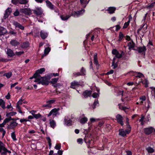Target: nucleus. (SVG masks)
Wrapping results in <instances>:
<instances>
[{"label":"nucleus","mask_w":155,"mask_h":155,"mask_svg":"<svg viewBox=\"0 0 155 155\" xmlns=\"http://www.w3.org/2000/svg\"><path fill=\"white\" fill-rule=\"evenodd\" d=\"M47 104H44L42 105V107H46L48 108H51L52 107L51 105H50L48 103H47Z\"/></svg>","instance_id":"obj_51"},{"label":"nucleus","mask_w":155,"mask_h":155,"mask_svg":"<svg viewBox=\"0 0 155 155\" xmlns=\"http://www.w3.org/2000/svg\"><path fill=\"white\" fill-rule=\"evenodd\" d=\"M10 44L14 46H16L19 45V43L15 40H12L10 42Z\"/></svg>","instance_id":"obj_24"},{"label":"nucleus","mask_w":155,"mask_h":155,"mask_svg":"<svg viewBox=\"0 0 155 155\" xmlns=\"http://www.w3.org/2000/svg\"><path fill=\"white\" fill-rule=\"evenodd\" d=\"M23 100L22 99H21L19 100L18 102H17V104L19 105H21L22 104Z\"/></svg>","instance_id":"obj_64"},{"label":"nucleus","mask_w":155,"mask_h":155,"mask_svg":"<svg viewBox=\"0 0 155 155\" xmlns=\"http://www.w3.org/2000/svg\"><path fill=\"white\" fill-rule=\"evenodd\" d=\"M7 32V31L5 28L0 26V36L3 35Z\"/></svg>","instance_id":"obj_20"},{"label":"nucleus","mask_w":155,"mask_h":155,"mask_svg":"<svg viewBox=\"0 0 155 155\" xmlns=\"http://www.w3.org/2000/svg\"><path fill=\"white\" fill-rule=\"evenodd\" d=\"M80 73H81V76L85 75L86 73V71L85 69L83 67H82L80 70Z\"/></svg>","instance_id":"obj_38"},{"label":"nucleus","mask_w":155,"mask_h":155,"mask_svg":"<svg viewBox=\"0 0 155 155\" xmlns=\"http://www.w3.org/2000/svg\"><path fill=\"white\" fill-rule=\"evenodd\" d=\"M146 150L149 153H152L154 151V150L150 147H148L146 148Z\"/></svg>","instance_id":"obj_34"},{"label":"nucleus","mask_w":155,"mask_h":155,"mask_svg":"<svg viewBox=\"0 0 155 155\" xmlns=\"http://www.w3.org/2000/svg\"><path fill=\"white\" fill-rule=\"evenodd\" d=\"M99 94L98 93H94L92 95V96L94 98H97L99 97Z\"/></svg>","instance_id":"obj_50"},{"label":"nucleus","mask_w":155,"mask_h":155,"mask_svg":"<svg viewBox=\"0 0 155 155\" xmlns=\"http://www.w3.org/2000/svg\"><path fill=\"white\" fill-rule=\"evenodd\" d=\"M128 124V125L127 124V127L128 128V129L127 130H126V132H127V134H128L130 132V130H131V127L130 126L129 124Z\"/></svg>","instance_id":"obj_49"},{"label":"nucleus","mask_w":155,"mask_h":155,"mask_svg":"<svg viewBox=\"0 0 155 155\" xmlns=\"http://www.w3.org/2000/svg\"><path fill=\"white\" fill-rule=\"evenodd\" d=\"M92 91L91 90H86L83 93V95L85 98L90 96L91 94Z\"/></svg>","instance_id":"obj_15"},{"label":"nucleus","mask_w":155,"mask_h":155,"mask_svg":"<svg viewBox=\"0 0 155 155\" xmlns=\"http://www.w3.org/2000/svg\"><path fill=\"white\" fill-rule=\"evenodd\" d=\"M72 121L71 120H69L67 121L66 123H65V124L66 125L68 126H69L71 124Z\"/></svg>","instance_id":"obj_55"},{"label":"nucleus","mask_w":155,"mask_h":155,"mask_svg":"<svg viewBox=\"0 0 155 155\" xmlns=\"http://www.w3.org/2000/svg\"><path fill=\"white\" fill-rule=\"evenodd\" d=\"M19 12L18 10H16L14 13V15L15 16H18L19 15Z\"/></svg>","instance_id":"obj_61"},{"label":"nucleus","mask_w":155,"mask_h":155,"mask_svg":"<svg viewBox=\"0 0 155 155\" xmlns=\"http://www.w3.org/2000/svg\"><path fill=\"white\" fill-rule=\"evenodd\" d=\"M137 50L140 54L145 55L146 49L145 46H143L137 48Z\"/></svg>","instance_id":"obj_10"},{"label":"nucleus","mask_w":155,"mask_h":155,"mask_svg":"<svg viewBox=\"0 0 155 155\" xmlns=\"http://www.w3.org/2000/svg\"><path fill=\"white\" fill-rule=\"evenodd\" d=\"M73 75L74 76L77 77L78 76H81V74L80 72H74L73 73Z\"/></svg>","instance_id":"obj_54"},{"label":"nucleus","mask_w":155,"mask_h":155,"mask_svg":"<svg viewBox=\"0 0 155 155\" xmlns=\"http://www.w3.org/2000/svg\"><path fill=\"white\" fill-rule=\"evenodd\" d=\"M83 140L81 138L78 139L77 140V142L78 143L80 144H81L82 143Z\"/></svg>","instance_id":"obj_62"},{"label":"nucleus","mask_w":155,"mask_h":155,"mask_svg":"<svg viewBox=\"0 0 155 155\" xmlns=\"http://www.w3.org/2000/svg\"><path fill=\"white\" fill-rule=\"evenodd\" d=\"M5 149L4 144L0 141V153H2V152Z\"/></svg>","instance_id":"obj_26"},{"label":"nucleus","mask_w":155,"mask_h":155,"mask_svg":"<svg viewBox=\"0 0 155 155\" xmlns=\"http://www.w3.org/2000/svg\"><path fill=\"white\" fill-rule=\"evenodd\" d=\"M135 75L136 77L139 78H140L144 76L143 74L140 72H136V74H135Z\"/></svg>","instance_id":"obj_39"},{"label":"nucleus","mask_w":155,"mask_h":155,"mask_svg":"<svg viewBox=\"0 0 155 155\" xmlns=\"http://www.w3.org/2000/svg\"><path fill=\"white\" fill-rule=\"evenodd\" d=\"M12 10L10 8H8L5 11L4 15V18L6 19L8 18V16L10 14Z\"/></svg>","instance_id":"obj_14"},{"label":"nucleus","mask_w":155,"mask_h":155,"mask_svg":"<svg viewBox=\"0 0 155 155\" xmlns=\"http://www.w3.org/2000/svg\"><path fill=\"white\" fill-rule=\"evenodd\" d=\"M135 44L132 40L128 42L127 43V46L129 47V50H130L131 48H133Z\"/></svg>","instance_id":"obj_21"},{"label":"nucleus","mask_w":155,"mask_h":155,"mask_svg":"<svg viewBox=\"0 0 155 155\" xmlns=\"http://www.w3.org/2000/svg\"><path fill=\"white\" fill-rule=\"evenodd\" d=\"M79 85V83L78 82L76 81H74L71 83L70 87L73 89H75L76 87L78 86Z\"/></svg>","instance_id":"obj_19"},{"label":"nucleus","mask_w":155,"mask_h":155,"mask_svg":"<svg viewBox=\"0 0 155 155\" xmlns=\"http://www.w3.org/2000/svg\"><path fill=\"white\" fill-rule=\"evenodd\" d=\"M28 0H18L19 3L25 5V7H28L29 6L28 4H27L28 2Z\"/></svg>","instance_id":"obj_22"},{"label":"nucleus","mask_w":155,"mask_h":155,"mask_svg":"<svg viewBox=\"0 0 155 155\" xmlns=\"http://www.w3.org/2000/svg\"><path fill=\"white\" fill-rule=\"evenodd\" d=\"M16 28H18L21 30L24 29V27L17 21H14L13 24Z\"/></svg>","instance_id":"obj_16"},{"label":"nucleus","mask_w":155,"mask_h":155,"mask_svg":"<svg viewBox=\"0 0 155 155\" xmlns=\"http://www.w3.org/2000/svg\"><path fill=\"white\" fill-rule=\"evenodd\" d=\"M29 46V43L28 42H24L21 45V47L23 48H26Z\"/></svg>","instance_id":"obj_32"},{"label":"nucleus","mask_w":155,"mask_h":155,"mask_svg":"<svg viewBox=\"0 0 155 155\" xmlns=\"http://www.w3.org/2000/svg\"><path fill=\"white\" fill-rule=\"evenodd\" d=\"M16 114V112H12L7 113L6 114V116L8 117H11L12 116H13Z\"/></svg>","instance_id":"obj_40"},{"label":"nucleus","mask_w":155,"mask_h":155,"mask_svg":"<svg viewBox=\"0 0 155 155\" xmlns=\"http://www.w3.org/2000/svg\"><path fill=\"white\" fill-rule=\"evenodd\" d=\"M50 124L51 127L54 128L56 126V123L55 121L51 119L49 120Z\"/></svg>","instance_id":"obj_31"},{"label":"nucleus","mask_w":155,"mask_h":155,"mask_svg":"<svg viewBox=\"0 0 155 155\" xmlns=\"http://www.w3.org/2000/svg\"><path fill=\"white\" fill-rule=\"evenodd\" d=\"M32 114L34 118L36 119H38L41 117V115L40 114H34L32 113Z\"/></svg>","instance_id":"obj_35"},{"label":"nucleus","mask_w":155,"mask_h":155,"mask_svg":"<svg viewBox=\"0 0 155 155\" xmlns=\"http://www.w3.org/2000/svg\"><path fill=\"white\" fill-rule=\"evenodd\" d=\"M154 131V129L152 127L145 128L144 130L145 133L147 135H149Z\"/></svg>","instance_id":"obj_8"},{"label":"nucleus","mask_w":155,"mask_h":155,"mask_svg":"<svg viewBox=\"0 0 155 155\" xmlns=\"http://www.w3.org/2000/svg\"><path fill=\"white\" fill-rule=\"evenodd\" d=\"M112 53L113 54L115 55V56L114 57L115 58H120L124 54V53L123 51H121L120 53L115 49L113 50Z\"/></svg>","instance_id":"obj_5"},{"label":"nucleus","mask_w":155,"mask_h":155,"mask_svg":"<svg viewBox=\"0 0 155 155\" xmlns=\"http://www.w3.org/2000/svg\"><path fill=\"white\" fill-rule=\"evenodd\" d=\"M38 79H35L34 82L37 83L38 84H41L44 85H48L49 83V80L46 77H41V76H38Z\"/></svg>","instance_id":"obj_2"},{"label":"nucleus","mask_w":155,"mask_h":155,"mask_svg":"<svg viewBox=\"0 0 155 155\" xmlns=\"http://www.w3.org/2000/svg\"><path fill=\"white\" fill-rule=\"evenodd\" d=\"M45 2L47 6L51 10H54V11L56 12H58V10L55 9L54 6L52 3L48 0H46L45 1Z\"/></svg>","instance_id":"obj_7"},{"label":"nucleus","mask_w":155,"mask_h":155,"mask_svg":"<svg viewBox=\"0 0 155 155\" xmlns=\"http://www.w3.org/2000/svg\"><path fill=\"white\" fill-rule=\"evenodd\" d=\"M50 49L49 48H47L44 50V54H43L41 57V58H43L50 51Z\"/></svg>","instance_id":"obj_30"},{"label":"nucleus","mask_w":155,"mask_h":155,"mask_svg":"<svg viewBox=\"0 0 155 155\" xmlns=\"http://www.w3.org/2000/svg\"><path fill=\"white\" fill-rule=\"evenodd\" d=\"M20 10L21 12L26 15H30L31 13V11L29 8H22Z\"/></svg>","instance_id":"obj_11"},{"label":"nucleus","mask_w":155,"mask_h":155,"mask_svg":"<svg viewBox=\"0 0 155 155\" xmlns=\"http://www.w3.org/2000/svg\"><path fill=\"white\" fill-rule=\"evenodd\" d=\"M141 82L144 85L145 87H147L148 86V82L147 80H142L141 81Z\"/></svg>","instance_id":"obj_37"},{"label":"nucleus","mask_w":155,"mask_h":155,"mask_svg":"<svg viewBox=\"0 0 155 155\" xmlns=\"http://www.w3.org/2000/svg\"><path fill=\"white\" fill-rule=\"evenodd\" d=\"M18 125V123L14 121H11L10 124L8 125V128L9 129H14Z\"/></svg>","instance_id":"obj_13"},{"label":"nucleus","mask_w":155,"mask_h":155,"mask_svg":"<svg viewBox=\"0 0 155 155\" xmlns=\"http://www.w3.org/2000/svg\"><path fill=\"white\" fill-rule=\"evenodd\" d=\"M11 137L15 141L17 140V139L16 137V135L15 132H13L11 133Z\"/></svg>","instance_id":"obj_46"},{"label":"nucleus","mask_w":155,"mask_h":155,"mask_svg":"<svg viewBox=\"0 0 155 155\" xmlns=\"http://www.w3.org/2000/svg\"><path fill=\"white\" fill-rule=\"evenodd\" d=\"M60 110V108L57 109L54 108L52 109L49 112L48 114H47V116L49 117L52 115L53 117L56 116L59 114L58 111Z\"/></svg>","instance_id":"obj_4"},{"label":"nucleus","mask_w":155,"mask_h":155,"mask_svg":"<svg viewBox=\"0 0 155 155\" xmlns=\"http://www.w3.org/2000/svg\"><path fill=\"white\" fill-rule=\"evenodd\" d=\"M116 10V8L113 7H110L107 10L109 14H112L114 12V11Z\"/></svg>","instance_id":"obj_29"},{"label":"nucleus","mask_w":155,"mask_h":155,"mask_svg":"<svg viewBox=\"0 0 155 155\" xmlns=\"http://www.w3.org/2000/svg\"><path fill=\"white\" fill-rule=\"evenodd\" d=\"M34 13L37 15H40L42 14L43 11L41 7L37 8L35 10H33Z\"/></svg>","instance_id":"obj_12"},{"label":"nucleus","mask_w":155,"mask_h":155,"mask_svg":"<svg viewBox=\"0 0 155 155\" xmlns=\"http://www.w3.org/2000/svg\"><path fill=\"white\" fill-rule=\"evenodd\" d=\"M99 105V104L97 100H95L94 101L93 105H92L90 107L91 108L94 109L96 106H98Z\"/></svg>","instance_id":"obj_27"},{"label":"nucleus","mask_w":155,"mask_h":155,"mask_svg":"<svg viewBox=\"0 0 155 155\" xmlns=\"http://www.w3.org/2000/svg\"><path fill=\"white\" fill-rule=\"evenodd\" d=\"M116 118L117 122L121 126L124 125V123L123 121V118L121 115L119 114H117L116 116Z\"/></svg>","instance_id":"obj_9"},{"label":"nucleus","mask_w":155,"mask_h":155,"mask_svg":"<svg viewBox=\"0 0 155 155\" xmlns=\"http://www.w3.org/2000/svg\"><path fill=\"white\" fill-rule=\"evenodd\" d=\"M4 150H5L4 151L3 150V151L2 153V155H6L7 152H8L9 153H11V151H10L8 150L6 148Z\"/></svg>","instance_id":"obj_44"},{"label":"nucleus","mask_w":155,"mask_h":155,"mask_svg":"<svg viewBox=\"0 0 155 155\" xmlns=\"http://www.w3.org/2000/svg\"><path fill=\"white\" fill-rule=\"evenodd\" d=\"M55 101V100H50L46 102L47 103H48L50 105H51V104H53L54 103Z\"/></svg>","instance_id":"obj_48"},{"label":"nucleus","mask_w":155,"mask_h":155,"mask_svg":"<svg viewBox=\"0 0 155 155\" xmlns=\"http://www.w3.org/2000/svg\"><path fill=\"white\" fill-rule=\"evenodd\" d=\"M6 54L8 56L10 57H12L15 55V54L13 51L10 49H7Z\"/></svg>","instance_id":"obj_17"},{"label":"nucleus","mask_w":155,"mask_h":155,"mask_svg":"<svg viewBox=\"0 0 155 155\" xmlns=\"http://www.w3.org/2000/svg\"><path fill=\"white\" fill-rule=\"evenodd\" d=\"M12 120H13V119H12L11 117H9L8 118H6L4 121L6 123H7Z\"/></svg>","instance_id":"obj_52"},{"label":"nucleus","mask_w":155,"mask_h":155,"mask_svg":"<svg viewBox=\"0 0 155 155\" xmlns=\"http://www.w3.org/2000/svg\"><path fill=\"white\" fill-rule=\"evenodd\" d=\"M45 71V69L44 68H42L40 69L39 70H37L35 73L33 75V77L35 79H38V76H41L40 75V74H41L43 72H44Z\"/></svg>","instance_id":"obj_6"},{"label":"nucleus","mask_w":155,"mask_h":155,"mask_svg":"<svg viewBox=\"0 0 155 155\" xmlns=\"http://www.w3.org/2000/svg\"><path fill=\"white\" fill-rule=\"evenodd\" d=\"M54 148L55 149L59 150L61 148V145L59 144H57Z\"/></svg>","instance_id":"obj_56"},{"label":"nucleus","mask_w":155,"mask_h":155,"mask_svg":"<svg viewBox=\"0 0 155 155\" xmlns=\"http://www.w3.org/2000/svg\"><path fill=\"white\" fill-rule=\"evenodd\" d=\"M9 61V59H7L5 58H1L0 59V61L3 62H7Z\"/></svg>","instance_id":"obj_60"},{"label":"nucleus","mask_w":155,"mask_h":155,"mask_svg":"<svg viewBox=\"0 0 155 155\" xmlns=\"http://www.w3.org/2000/svg\"><path fill=\"white\" fill-rule=\"evenodd\" d=\"M87 120V119L86 117H84L81 119L80 121V122L83 124L86 123Z\"/></svg>","instance_id":"obj_36"},{"label":"nucleus","mask_w":155,"mask_h":155,"mask_svg":"<svg viewBox=\"0 0 155 155\" xmlns=\"http://www.w3.org/2000/svg\"><path fill=\"white\" fill-rule=\"evenodd\" d=\"M46 139L48 141V143L49 148H51V139L49 137H47Z\"/></svg>","instance_id":"obj_45"},{"label":"nucleus","mask_w":155,"mask_h":155,"mask_svg":"<svg viewBox=\"0 0 155 155\" xmlns=\"http://www.w3.org/2000/svg\"><path fill=\"white\" fill-rule=\"evenodd\" d=\"M0 131L1 132H2V136H4L6 133L4 129L3 128H0Z\"/></svg>","instance_id":"obj_53"},{"label":"nucleus","mask_w":155,"mask_h":155,"mask_svg":"<svg viewBox=\"0 0 155 155\" xmlns=\"http://www.w3.org/2000/svg\"><path fill=\"white\" fill-rule=\"evenodd\" d=\"M40 36L43 39H45L48 36V33L43 30L41 31L40 33Z\"/></svg>","instance_id":"obj_18"},{"label":"nucleus","mask_w":155,"mask_h":155,"mask_svg":"<svg viewBox=\"0 0 155 155\" xmlns=\"http://www.w3.org/2000/svg\"><path fill=\"white\" fill-rule=\"evenodd\" d=\"M151 88L152 89L151 91V93L152 95L154 96L155 98V88L151 87Z\"/></svg>","instance_id":"obj_57"},{"label":"nucleus","mask_w":155,"mask_h":155,"mask_svg":"<svg viewBox=\"0 0 155 155\" xmlns=\"http://www.w3.org/2000/svg\"><path fill=\"white\" fill-rule=\"evenodd\" d=\"M90 0H80V2L81 5H83L84 7H85L86 5L89 2Z\"/></svg>","instance_id":"obj_25"},{"label":"nucleus","mask_w":155,"mask_h":155,"mask_svg":"<svg viewBox=\"0 0 155 155\" xmlns=\"http://www.w3.org/2000/svg\"><path fill=\"white\" fill-rule=\"evenodd\" d=\"M119 134L123 137L126 136L127 134L126 131H125L124 130L122 129H120L119 130Z\"/></svg>","instance_id":"obj_28"},{"label":"nucleus","mask_w":155,"mask_h":155,"mask_svg":"<svg viewBox=\"0 0 155 155\" xmlns=\"http://www.w3.org/2000/svg\"><path fill=\"white\" fill-rule=\"evenodd\" d=\"M124 36L123 34L121 32H120L119 33V41H120L122 38H124Z\"/></svg>","instance_id":"obj_47"},{"label":"nucleus","mask_w":155,"mask_h":155,"mask_svg":"<svg viewBox=\"0 0 155 155\" xmlns=\"http://www.w3.org/2000/svg\"><path fill=\"white\" fill-rule=\"evenodd\" d=\"M12 3L15 5H17L19 3L18 0H12Z\"/></svg>","instance_id":"obj_59"},{"label":"nucleus","mask_w":155,"mask_h":155,"mask_svg":"<svg viewBox=\"0 0 155 155\" xmlns=\"http://www.w3.org/2000/svg\"><path fill=\"white\" fill-rule=\"evenodd\" d=\"M147 28V25L146 24H144L142 27H140V28L138 29L137 32L138 34L140 39L142 41V38L145 32V30Z\"/></svg>","instance_id":"obj_3"},{"label":"nucleus","mask_w":155,"mask_h":155,"mask_svg":"<svg viewBox=\"0 0 155 155\" xmlns=\"http://www.w3.org/2000/svg\"><path fill=\"white\" fill-rule=\"evenodd\" d=\"M58 79V78H53L51 79V82L52 84H54L57 82Z\"/></svg>","instance_id":"obj_43"},{"label":"nucleus","mask_w":155,"mask_h":155,"mask_svg":"<svg viewBox=\"0 0 155 155\" xmlns=\"http://www.w3.org/2000/svg\"><path fill=\"white\" fill-rule=\"evenodd\" d=\"M146 99L145 96H142L140 98V100L142 101H145Z\"/></svg>","instance_id":"obj_63"},{"label":"nucleus","mask_w":155,"mask_h":155,"mask_svg":"<svg viewBox=\"0 0 155 155\" xmlns=\"http://www.w3.org/2000/svg\"><path fill=\"white\" fill-rule=\"evenodd\" d=\"M12 74L11 72H9L4 74L3 76H6L8 78H9L11 76Z\"/></svg>","instance_id":"obj_42"},{"label":"nucleus","mask_w":155,"mask_h":155,"mask_svg":"<svg viewBox=\"0 0 155 155\" xmlns=\"http://www.w3.org/2000/svg\"><path fill=\"white\" fill-rule=\"evenodd\" d=\"M130 21H128L127 22H125L123 27V28L125 29L127 28L130 24Z\"/></svg>","instance_id":"obj_41"},{"label":"nucleus","mask_w":155,"mask_h":155,"mask_svg":"<svg viewBox=\"0 0 155 155\" xmlns=\"http://www.w3.org/2000/svg\"><path fill=\"white\" fill-rule=\"evenodd\" d=\"M85 10L84 9L80 10L75 12H73L71 15H63L61 16V18L63 20H68L71 16H74V17H78L82 15L84 12Z\"/></svg>","instance_id":"obj_1"},{"label":"nucleus","mask_w":155,"mask_h":155,"mask_svg":"<svg viewBox=\"0 0 155 155\" xmlns=\"http://www.w3.org/2000/svg\"><path fill=\"white\" fill-rule=\"evenodd\" d=\"M94 63L97 67L99 66V64L98 61L97 54L96 53L94 55Z\"/></svg>","instance_id":"obj_23"},{"label":"nucleus","mask_w":155,"mask_h":155,"mask_svg":"<svg viewBox=\"0 0 155 155\" xmlns=\"http://www.w3.org/2000/svg\"><path fill=\"white\" fill-rule=\"evenodd\" d=\"M115 57H114L113 60V61L112 63V66L113 67V69L116 68L117 67V64L115 63Z\"/></svg>","instance_id":"obj_33"},{"label":"nucleus","mask_w":155,"mask_h":155,"mask_svg":"<svg viewBox=\"0 0 155 155\" xmlns=\"http://www.w3.org/2000/svg\"><path fill=\"white\" fill-rule=\"evenodd\" d=\"M24 53V51H19V52H15V54L16 55L19 56Z\"/></svg>","instance_id":"obj_58"}]
</instances>
